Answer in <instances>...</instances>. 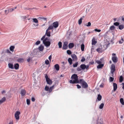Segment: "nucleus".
I'll list each match as a JSON object with an SVG mask.
<instances>
[{
  "label": "nucleus",
  "instance_id": "f257e3e1",
  "mask_svg": "<svg viewBox=\"0 0 124 124\" xmlns=\"http://www.w3.org/2000/svg\"><path fill=\"white\" fill-rule=\"evenodd\" d=\"M71 78L72 80H70L69 82L71 84H78L79 83L78 79V76L76 74H74L72 75Z\"/></svg>",
  "mask_w": 124,
  "mask_h": 124
},
{
  "label": "nucleus",
  "instance_id": "f03ea898",
  "mask_svg": "<svg viewBox=\"0 0 124 124\" xmlns=\"http://www.w3.org/2000/svg\"><path fill=\"white\" fill-rule=\"evenodd\" d=\"M45 77L48 84L50 85L52 84L53 82L48 77L47 75L46 74Z\"/></svg>",
  "mask_w": 124,
  "mask_h": 124
},
{
  "label": "nucleus",
  "instance_id": "7ed1b4c3",
  "mask_svg": "<svg viewBox=\"0 0 124 124\" xmlns=\"http://www.w3.org/2000/svg\"><path fill=\"white\" fill-rule=\"evenodd\" d=\"M20 114V111H16L15 114V117L16 119L18 120L19 118V115Z\"/></svg>",
  "mask_w": 124,
  "mask_h": 124
},
{
  "label": "nucleus",
  "instance_id": "20e7f679",
  "mask_svg": "<svg viewBox=\"0 0 124 124\" xmlns=\"http://www.w3.org/2000/svg\"><path fill=\"white\" fill-rule=\"evenodd\" d=\"M115 70V66L114 64H112L111 68V73H113Z\"/></svg>",
  "mask_w": 124,
  "mask_h": 124
},
{
  "label": "nucleus",
  "instance_id": "39448f33",
  "mask_svg": "<svg viewBox=\"0 0 124 124\" xmlns=\"http://www.w3.org/2000/svg\"><path fill=\"white\" fill-rule=\"evenodd\" d=\"M68 43L67 42H64L63 45L62 49H63L66 50L67 48L68 47Z\"/></svg>",
  "mask_w": 124,
  "mask_h": 124
},
{
  "label": "nucleus",
  "instance_id": "423d86ee",
  "mask_svg": "<svg viewBox=\"0 0 124 124\" xmlns=\"http://www.w3.org/2000/svg\"><path fill=\"white\" fill-rule=\"evenodd\" d=\"M82 87L84 88H86L88 87V85L86 83L85 81L82 83Z\"/></svg>",
  "mask_w": 124,
  "mask_h": 124
},
{
  "label": "nucleus",
  "instance_id": "0eeeda50",
  "mask_svg": "<svg viewBox=\"0 0 124 124\" xmlns=\"http://www.w3.org/2000/svg\"><path fill=\"white\" fill-rule=\"evenodd\" d=\"M45 46L47 47H48L51 44V43L50 41H48L45 42L43 43Z\"/></svg>",
  "mask_w": 124,
  "mask_h": 124
},
{
  "label": "nucleus",
  "instance_id": "6e6552de",
  "mask_svg": "<svg viewBox=\"0 0 124 124\" xmlns=\"http://www.w3.org/2000/svg\"><path fill=\"white\" fill-rule=\"evenodd\" d=\"M59 25V23L58 22L56 21L54 22L53 23V27L56 28L58 27Z\"/></svg>",
  "mask_w": 124,
  "mask_h": 124
},
{
  "label": "nucleus",
  "instance_id": "1a4fd4ad",
  "mask_svg": "<svg viewBox=\"0 0 124 124\" xmlns=\"http://www.w3.org/2000/svg\"><path fill=\"white\" fill-rule=\"evenodd\" d=\"M71 57L73 60L75 61L77 60V59L76 55L75 54H72L71 55Z\"/></svg>",
  "mask_w": 124,
  "mask_h": 124
},
{
  "label": "nucleus",
  "instance_id": "9d476101",
  "mask_svg": "<svg viewBox=\"0 0 124 124\" xmlns=\"http://www.w3.org/2000/svg\"><path fill=\"white\" fill-rule=\"evenodd\" d=\"M112 59L114 62H116L117 61V58L116 57L112 56Z\"/></svg>",
  "mask_w": 124,
  "mask_h": 124
},
{
  "label": "nucleus",
  "instance_id": "9b49d317",
  "mask_svg": "<svg viewBox=\"0 0 124 124\" xmlns=\"http://www.w3.org/2000/svg\"><path fill=\"white\" fill-rule=\"evenodd\" d=\"M80 67L82 70H84L85 69V68H86V65L84 64L81 65Z\"/></svg>",
  "mask_w": 124,
  "mask_h": 124
},
{
  "label": "nucleus",
  "instance_id": "f8f14e48",
  "mask_svg": "<svg viewBox=\"0 0 124 124\" xmlns=\"http://www.w3.org/2000/svg\"><path fill=\"white\" fill-rule=\"evenodd\" d=\"M45 34L47 36L50 37L51 36V32L49 31H47V30H46Z\"/></svg>",
  "mask_w": 124,
  "mask_h": 124
},
{
  "label": "nucleus",
  "instance_id": "ddd939ff",
  "mask_svg": "<svg viewBox=\"0 0 124 124\" xmlns=\"http://www.w3.org/2000/svg\"><path fill=\"white\" fill-rule=\"evenodd\" d=\"M113 86L114 88V91H116V90L117 86V84L115 83H113Z\"/></svg>",
  "mask_w": 124,
  "mask_h": 124
},
{
  "label": "nucleus",
  "instance_id": "4468645a",
  "mask_svg": "<svg viewBox=\"0 0 124 124\" xmlns=\"http://www.w3.org/2000/svg\"><path fill=\"white\" fill-rule=\"evenodd\" d=\"M26 93V91L25 90L22 89L21 90L20 94H21L22 96H24L25 94Z\"/></svg>",
  "mask_w": 124,
  "mask_h": 124
},
{
  "label": "nucleus",
  "instance_id": "2eb2a0df",
  "mask_svg": "<svg viewBox=\"0 0 124 124\" xmlns=\"http://www.w3.org/2000/svg\"><path fill=\"white\" fill-rule=\"evenodd\" d=\"M97 41L95 40L94 38H93L92 40V45H94L97 43Z\"/></svg>",
  "mask_w": 124,
  "mask_h": 124
},
{
  "label": "nucleus",
  "instance_id": "dca6fc26",
  "mask_svg": "<svg viewBox=\"0 0 124 124\" xmlns=\"http://www.w3.org/2000/svg\"><path fill=\"white\" fill-rule=\"evenodd\" d=\"M44 49V46L42 45H41L39 47L38 49L39 50L41 51H43Z\"/></svg>",
  "mask_w": 124,
  "mask_h": 124
},
{
  "label": "nucleus",
  "instance_id": "f3484780",
  "mask_svg": "<svg viewBox=\"0 0 124 124\" xmlns=\"http://www.w3.org/2000/svg\"><path fill=\"white\" fill-rule=\"evenodd\" d=\"M54 68L57 70H59V66L58 64H55L54 66Z\"/></svg>",
  "mask_w": 124,
  "mask_h": 124
},
{
  "label": "nucleus",
  "instance_id": "a211bd4d",
  "mask_svg": "<svg viewBox=\"0 0 124 124\" xmlns=\"http://www.w3.org/2000/svg\"><path fill=\"white\" fill-rule=\"evenodd\" d=\"M8 66L9 68L11 69H14V66L13 64L9 63L8 64Z\"/></svg>",
  "mask_w": 124,
  "mask_h": 124
},
{
  "label": "nucleus",
  "instance_id": "6ab92c4d",
  "mask_svg": "<svg viewBox=\"0 0 124 124\" xmlns=\"http://www.w3.org/2000/svg\"><path fill=\"white\" fill-rule=\"evenodd\" d=\"M74 45L73 43H70L68 45L69 47L70 48H71L74 46Z\"/></svg>",
  "mask_w": 124,
  "mask_h": 124
},
{
  "label": "nucleus",
  "instance_id": "aec40b11",
  "mask_svg": "<svg viewBox=\"0 0 124 124\" xmlns=\"http://www.w3.org/2000/svg\"><path fill=\"white\" fill-rule=\"evenodd\" d=\"M96 51L98 53H101L103 50L102 48L99 47L96 49Z\"/></svg>",
  "mask_w": 124,
  "mask_h": 124
},
{
  "label": "nucleus",
  "instance_id": "412c9836",
  "mask_svg": "<svg viewBox=\"0 0 124 124\" xmlns=\"http://www.w3.org/2000/svg\"><path fill=\"white\" fill-rule=\"evenodd\" d=\"M54 27L53 26L50 25V26L48 27V28L47 30V31H49L50 30H52V31H53V29Z\"/></svg>",
  "mask_w": 124,
  "mask_h": 124
},
{
  "label": "nucleus",
  "instance_id": "4be33fe9",
  "mask_svg": "<svg viewBox=\"0 0 124 124\" xmlns=\"http://www.w3.org/2000/svg\"><path fill=\"white\" fill-rule=\"evenodd\" d=\"M84 17V16H82V17H81L80 19L79 20L78 23L80 25L81 24L82 22V20L83 19V18Z\"/></svg>",
  "mask_w": 124,
  "mask_h": 124
},
{
  "label": "nucleus",
  "instance_id": "5701e85b",
  "mask_svg": "<svg viewBox=\"0 0 124 124\" xmlns=\"http://www.w3.org/2000/svg\"><path fill=\"white\" fill-rule=\"evenodd\" d=\"M19 67V64L16 63L14 65V67L15 69L16 70H17L18 69Z\"/></svg>",
  "mask_w": 124,
  "mask_h": 124
},
{
  "label": "nucleus",
  "instance_id": "b1692460",
  "mask_svg": "<svg viewBox=\"0 0 124 124\" xmlns=\"http://www.w3.org/2000/svg\"><path fill=\"white\" fill-rule=\"evenodd\" d=\"M68 61L69 63L71 65L72 63V61L71 58H69L68 59Z\"/></svg>",
  "mask_w": 124,
  "mask_h": 124
},
{
  "label": "nucleus",
  "instance_id": "393cba45",
  "mask_svg": "<svg viewBox=\"0 0 124 124\" xmlns=\"http://www.w3.org/2000/svg\"><path fill=\"white\" fill-rule=\"evenodd\" d=\"M104 64H100L97 66V68L98 69H100L102 68Z\"/></svg>",
  "mask_w": 124,
  "mask_h": 124
},
{
  "label": "nucleus",
  "instance_id": "a878e982",
  "mask_svg": "<svg viewBox=\"0 0 124 124\" xmlns=\"http://www.w3.org/2000/svg\"><path fill=\"white\" fill-rule=\"evenodd\" d=\"M24 59L23 58H19L17 60V61L20 62H23L24 61Z\"/></svg>",
  "mask_w": 124,
  "mask_h": 124
},
{
  "label": "nucleus",
  "instance_id": "bb28decb",
  "mask_svg": "<svg viewBox=\"0 0 124 124\" xmlns=\"http://www.w3.org/2000/svg\"><path fill=\"white\" fill-rule=\"evenodd\" d=\"M102 98V96L100 94H98V95L97 99L99 101L101 100Z\"/></svg>",
  "mask_w": 124,
  "mask_h": 124
},
{
  "label": "nucleus",
  "instance_id": "cd10ccee",
  "mask_svg": "<svg viewBox=\"0 0 124 124\" xmlns=\"http://www.w3.org/2000/svg\"><path fill=\"white\" fill-rule=\"evenodd\" d=\"M54 85H53L50 87L49 90V93H50L51 92H52L53 89L54 88Z\"/></svg>",
  "mask_w": 124,
  "mask_h": 124
},
{
  "label": "nucleus",
  "instance_id": "c85d7f7f",
  "mask_svg": "<svg viewBox=\"0 0 124 124\" xmlns=\"http://www.w3.org/2000/svg\"><path fill=\"white\" fill-rule=\"evenodd\" d=\"M81 49L82 51H84V49L85 45L83 44H82L81 45Z\"/></svg>",
  "mask_w": 124,
  "mask_h": 124
},
{
  "label": "nucleus",
  "instance_id": "c756f323",
  "mask_svg": "<svg viewBox=\"0 0 124 124\" xmlns=\"http://www.w3.org/2000/svg\"><path fill=\"white\" fill-rule=\"evenodd\" d=\"M14 48L15 46H11L10 47V50L11 51H13Z\"/></svg>",
  "mask_w": 124,
  "mask_h": 124
},
{
  "label": "nucleus",
  "instance_id": "7c9ffc66",
  "mask_svg": "<svg viewBox=\"0 0 124 124\" xmlns=\"http://www.w3.org/2000/svg\"><path fill=\"white\" fill-rule=\"evenodd\" d=\"M118 27L120 30H122L124 28V26L123 25H120Z\"/></svg>",
  "mask_w": 124,
  "mask_h": 124
},
{
  "label": "nucleus",
  "instance_id": "2f4dec72",
  "mask_svg": "<svg viewBox=\"0 0 124 124\" xmlns=\"http://www.w3.org/2000/svg\"><path fill=\"white\" fill-rule=\"evenodd\" d=\"M104 105V104L103 103H101L99 106V108L102 109L103 108Z\"/></svg>",
  "mask_w": 124,
  "mask_h": 124
},
{
  "label": "nucleus",
  "instance_id": "473e14b6",
  "mask_svg": "<svg viewBox=\"0 0 124 124\" xmlns=\"http://www.w3.org/2000/svg\"><path fill=\"white\" fill-rule=\"evenodd\" d=\"M120 102L123 105H124V102L123 98H121L120 99Z\"/></svg>",
  "mask_w": 124,
  "mask_h": 124
},
{
  "label": "nucleus",
  "instance_id": "72a5a7b5",
  "mask_svg": "<svg viewBox=\"0 0 124 124\" xmlns=\"http://www.w3.org/2000/svg\"><path fill=\"white\" fill-rule=\"evenodd\" d=\"M32 19L33 20V22L35 23H38V21L37 19L36 18H33Z\"/></svg>",
  "mask_w": 124,
  "mask_h": 124
},
{
  "label": "nucleus",
  "instance_id": "f704fd0d",
  "mask_svg": "<svg viewBox=\"0 0 124 124\" xmlns=\"http://www.w3.org/2000/svg\"><path fill=\"white\" fill-rule=\"evenodd\" d=\"M58 45L59 48H61L62 47V43L60 41L58 43Z\"/></svg>",
  "mask_w": 124,
  "mask_h": 124
},
{
  "label": "nucleus",
  "instance_id": "c9c22d12",
  "mask_svg": "<svg viewBox=\"0 0 124 124\" xmlns=\"http://www.w3.org/2000/svg\"><path fill=\"white\" fill-rule=\"evenodd\" d=\"M115 29V27L113 25L111 26L110 27V28H109L110 30H114Z\"/></svg>",
  "mask_w": 124,
  "mask_h": 124
},
{
  "label": "nucleus",
  "instance_id": "e433bc0d",
  "mask_svg": "<svg viewBox=\"0 0 124 124\" xmlns=\"http://www.w3.org/2000/svg\"><path fill=\"white\" fill-rule=\"evenodd\" d=\"M123 80V77L122 76H120L119 78V81L120 82H122Z\"/></svg>",
  "mask_w": 124,
  "mask_h": 124
},
{
  "label": "nucleus",
  "instance_id": "4c0bfd02",
  "mask_svg": "<svg viewBox=\"0 0 124 124\" xmlns=\"http://www.w3.org/2000/svg\"><path fill=\"white\" fill-rule=\"evenodd\" d=\"M49 87L47 86H46L45 87V90L46 91H49Z\"/></svg>",
  "mask_w": 124,
  "mask_h": 124
},
{
  "label": "nucleus",
  "instance_id": "58836bf2",
  "mask_svg": "<svg viewBox=\"0 0 124 124\" xmlns=\"http://www.w3.org/2000/svg\"><path fill=\"white\" fill-rule=\"evenodd\" d=\"M124 41V40L123 38H122L121 40H120L119 41V44H122L123 42Z\"/></svg>",
  "mask_w": 124,
  "mask_h": 124
},
{
  "label": "nucleus",
  "instance_id": "ea45409f",
  "mask_svg": "<svg viewBox=\"0 0 124 124\" xmlns=\"http://www.w3.org/2000/svg\"><path fill=\"white\" fill-rule=\"evenodd\" d=\"M96 62L98 64H101L102 63L101 59H100V60H97Z\"/></svg>",
  "mask_w": 124,
  "mask_h": 124
},
{
  "label": "nucleus",
  "instance_id": "a19ab883",
  "mask_svg": "<svg viewBox=\"0 0 124 124\" xmlns=\"http://www.w3.org/2000/svg\"><path fill=\"white\" fill-rule=\"evenodd\" d=\"M114 25L116 26H118L119 25V22H116L114 23Z\"/></svg>",
  "mask_w": 124,
  "mask_h": 124
},
{
  "label": "nucleus",
  "instance_id": "79ce46f5",
  "mask_svg": "<svg viewBox=\"0 0 124 124\" xmlns=\"http://www.w3.org/2000/svg\"><path fill=\"white\" fill-rule=\"evenodd\" d=\"M78 64V63L77 62H76L75 64H73V67H77Z\"/></svg>",
  "mask_w": 124,
  "mask_h": 124
},
{
  "label": "nucleus",
  "instance_id": "37998d69",
  "mask_svg": "<svg viewBox=\"0 0 124 124\" xmlns=\"http://www.w3.org/2000/svg\"><path fill=\"white\" fill-rule=\"evenodd\" d=\"M67 53L69 55H70L71 54V51L69 50H67Z\"/></svg>",
  "mask_w": 124,
  "mask_h": 124
},
{
  "label": "nucleus",
  "instance_id": "c03bdc74",
  "mask_svg": "<svg viewBox=\"0 0 124 124\" xmlns=\"http://www.w3.org/2000/svg\"><path fill=\"white\" fill-rule=\"evenodd\" d=\"M40 41H37V42L35 43V45H38L40 43Z\"/></svg>",
  "mask_w": 124,
  "mask_h": 124
},
{
  "label": "nucleus",
  "instance_id": "a18cd8bd",
  "mask_svg": "<svg viewBox=\"0 0 124 124\" xmlns=\"http://www.w3.org/2000/svg\"><path fill=\"white\" fill-rule=\"evenodd\" d=\"M114 79V78H112L111 77H109V81L110 82H112L113 81Z\"/></svg>",
  "mask_w": 124,
  "mask_h": 124
},
{
  "label": "nucleus",
  "instance_id": "49530a36",
  "mask_svg": "<svg viewBox=\"0 0 124 124\" xmlns=\"http://www.w3.org/2000/svg\"><path fill=\"white\" fill-rule=\"evenodd\" d=\"M27 104L28 105H29L30 104V100L28 99H27L26 100Z\"/></svg>",
  "mask_w": 124,
  "mask_h": 124
},
{
  "label": "nucleus",
  "instance_id": "de8ad7c7",
  "mask_svg": "<svg viewBox=\"0 0 124 124\" xmlns=\"http://www.w3.org/2000/svg\"><path fill=\"white\" fill-rule=\"evenodd\" d=\"M45 63L46 65H48L49 63V61L47 60L45 61Z\"/></svg>",
  "mask_w": 124,
  "mask_h": 124
},
{
  "label": "nucleus",
  "instance_id": "09e8293b",
  "mask_svg": "<svg viewBox=\"0 0 124 124\" xmlns=\"http://www.w3.org/2000/svg\"><path fill=\"white\" fill-rule=\"evenodd\" d=\"M48 40V38L47 37L45 38L43 40V43L45 42L46 41V40Z\"/></svg>",
  "mask_w": 124,
  "mask_h": 124
},
{
  "label": "nucleus",
  "instance_id": "8fccbe9b",
  "mask_svg": "<svg viewBox=\"0 0 124 124\" xmlns=\"http://www.w3.org/2000/svg\"><path fill=\"white\" fill-rule=\"evenodd\" d=\"M2 102H3L6 100V98L5 97H3L1 100Z\"/></svg>",
  "mask_w": 124,
  "mask_h": 124
},
{
  "label": "nucleus",
  "instance_id": "3c124183",
  "mask_svg": "<svg viewBox=\"0 0 124 124\" xmlns=\"http://www.w3.org/2000/svg\"><path fill=\"white\" fill-rule=\"evenodd\" d=\"M32 59V58L31 57H29L27 59V61L28 62H29Z\"/></svg>",
  "mask_w": 124,
  "mask_h": 124
},
{
  "label": "nucleus",
  "instance_id": "603ef678",
  "mask_svg": "<svg viewBox=\"0 0 124 124\" xmlns=\"http://www.w3.org/2000/svg\"><path fill=\"white\" fill-rule=\"evenodd\" d=\"M91 25V23L90 22H88L87 24L86 25V26L87 27H89Z\"/></svg>",
  "mask_w": 124,
  "mask_h": 124
},
{
  "label": "nucleus",
  "instance_id": "864d4df0",
  "mask_svg": "<svg viewBox=\"0 0 124 124\" xmlns=\"http://www.w3.org/2000/svg\"><path fill=\"white\" fill-rule=\"evenodd\" d=\"M46 34L44 35L43 37H42L41 38V40H43L45 38V37H46Z\"/></svg>",
  "mask_w": 124,
  "mask_h": 124
},
{
  "label": "nucleus",
  "instance_id": "5fc2aeb1",
  "mask_svg": "<svg viewBox=\"0 0 124 124\" xmlns=\"http://www.w3.org/2000/svg\"><path fill=\"white\" fill-rule=\"evenodd\" d=\"M82 70L81 69V68H80V67H77V70L78 71H80L81 70Z\"/></svg>",
  "mask_w": 124,
  "mask_h": 124
},
{
  "label": "nucleus",
  "instance_id": "6e6d98bb",
  "mask_svg": "<svg viewBox=\"0 0 124 124\" xmlns=\"http://www.w3.org/2000/svg\"><path fill=\"white\" fill-rule=\"evenodd\" d=\"M94 31L96 32H100L101 31V30L100 29H95L94 30Z\"/></svg>",
  "mask_w": 124,
  "mask_h": 124
},
{
  "label": "nucleus",
  "instance_id": "4d7b16f0",
  "mask_svg": "<svg viewBox=\"0 0 124 124\" xmlns=\"http://www.w3.org/2000/svg\"><path fill=\"white\" fill-rule=\"evenodd\" d=\"M85 59L84 57H82V59H81V62H83L85 61Z\"/></svg>",
  "mask_w": 124,
  "mask_h": 124
},
{
  "label": "nucleus",
  "instance_id": "13d9d810",
  "mask_svg": "<svg viewBox=\"0 0 124 124\" xmlns=\"http://www.w3.org/2000/svg\"><path fill=\"white\" fill-rule=\"evenodd\" d=\"M31 100L32 101L34 102L35 101V99L34 97H32L31 98Z\"/></svg>",
  "mask_w": 124,
  "mask_h": 124
},
{
  "label": "nucleus",
  "instance_id": "bf43d9fd",
  "mask_svg": "<svg viewBox=\"0 0 124 124\" xmlns=\"http://www.w3.org/2000/svg\"><path fill=\"white\" fill-rule=\"evenodd\" d=\"M6 52L7 53H11V52H10L9 50L8 49H7L6 50Z\"/></svg>",
  "mask_w": 124,
  "mask_h": 124
},
{
  "label": "nucleus",
  "instance_id": "052dcab7",
  "mask_svg": "<svg viewBox=\"0 0 124 124\" xmlns=\"http://www.w3.org/2000/svg\"><path fill=\"white\" fill-rule=\"evenodd\" d=\"M104 85V84L103 83H102L100 85V87H101V88L103 87Z\"/></svg>",
  "mask_w": 124,
  "mask_h": 124
},
{
  "label": "nucleus",
  "instance_id": "680f3d73",
  "mask_svg": "<svg viewBox=\"0 0 124 124\" xmlns=\"http://www.w3.org/2000/svg\"><path fill=\"white\" fill-rule=\"evenodd\" d=\"M83 81H83V79H80L79 80V83H82L83 82Z\"/></svg>",
  "mask_w": 124,
  "mask_h": 124
},
{
  "label": "nucleus",
  "instance_id": "e2e57ef3",
  "mask_svg": "<svg viewBox=\"0 0 124 124\" xmlns=\"http://www.w3.org/2000/svg\"><path fill=\"white\" fill-rule=\"evenodd\" d=\"M51 58H52V55H51L49 56V57H48V59H49V60L50 61H51Z\"/></svg>",
  "mask_w": 124,
  "mask_h": 124
},
{
  "label": "nucleus",
  "instance_id": "0e129e2a",
  "mask_svg": "<svg viewBox=\"0 0 124 124\" xmlns=\"http://www.w3.org/2000/svg\"><path fill=\"white\" fill-rule=\"evenodd\" d=\"M29 16L27 15L25 16H23V18L24 19H25L27 17H28Z\"/></svg>",
  "mask_w": 124,
  "mask_h": 124
},
{
  "label": "nucleus",
  "instance_id": "69168bd1",
  "mask_svg": "<svg viewBox=\"0 0 124 124\" xmlns=\"http://www.w3.org/2000/svg\"><path fill=\"white\" fill-rule=\"evenodd\" d=\"M13 11V9H12V8H9L8 9V11L9 12H11Z\"/></svg>",
  "mask_w": 124,
  "mask_h": 124
},
{
  "label": "nucleus",
  "instance_id": "338daca9",
  "mask_svg": "<svg viewBox=\"0 0 124 124\" xmlns=\"http://www.w3.org/2000/svg\"><path fill=\"white\" fill-rule=\"evenodd\" d=\"M77 87L78 88H81V86L80 85H77Z\"/></svg>",
  "mask_w": 124,
  "mask_h": 124
},
{
  "label": "nucleus",
  "instance_id": "774afa93",
  "mask_svg": "<svg viewBox=\"0 0 124 124\" xmlns=\"http://www.w3.org/2000/svg\"><path fill=\"white\" fill-rule=\"evenodd\" d=\"M122 84L123 85L122 88L124 90V83H123Z\"/></svg>",
  "mask_w": 124,
  "mask_h": 124
}]
</instances>
